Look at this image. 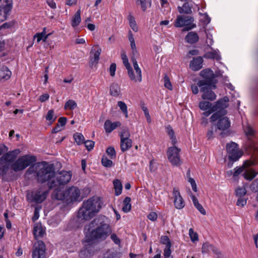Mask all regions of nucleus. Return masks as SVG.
<instances>
[{
	"label": "nucleus",
	"instance_id": "nucleus-33",
	"mask_svg": "<svg viewBox=\"0 0 258 258\" xmlns=\"http://www.w3.org/2000/svg\"><path fill=\"white\" fill-rule=\"evenodd\" d=\"M139 56V54L137 49L132 50V53L131 56V60L133 64V67H135L137 69V73H139V70L138 69V64L137 61V58Z\"/></svg>",
	"mask_w": 258,
	"mask_h": 258
},
{
	"label": "nucleus",
	"instance_id": "nucleus-34",
	"mask_svg": "<svg viewBox=\"0 0 258 258\" xmlns=\"http://www.w3.org/2000/svg\"><path fill=\"white\" fill-rule=\"evenodd\" d=\"M121 140H128L130 138L131 134L128 129L127 127H122L119 133Z\"/></svg>",
	"mask_w": 258,
	"mask_h": 258
},
{
	"label": "nucleus",
	"instance_id": "nucleus-61",
	"mask_svg": "<svg viewBox=\"0 0 258 258\" xmlns=\"http://www.w3.org/2000/svg\"><path fill=\"white\" fill-rule=\"evenodd\" d=\"M142 108L144 111L145 116L147 119L148 122L150 123L151 122V118L150 116L148 108L145 106H142Z\"/></svg>",
	"mask_w": 258,
	"mask_h": 258
},
{
	"label": "nucleus",
	"instance_id": "nucleus-43",
	"mask_svg": "<svg viewBox=\"0 0 258 258\" xmlns=\"http://www.w3.org/2000/svg\"><path fill=\"white\" fill-rule=\"evenodd\" d=\"M217 127L216 126H212L210 129L208 130L207 137L208 140L213 139L215 137V134L217 133Z\"/></svg>",
	"mask_w": 258,
	"mask_h": 258
},
{
	"label": "nucleus",
	"instance_id": "nucleus-6",
	"mask_svg": "<svg viewBox=\"0 0 258 258\" xmlns=\"http://www.w3.org/2000/svg\"><path fill=\"white\" fill-rule=\"evenodd\" d=\"M228 98L224 97L215 102L212 106V110L215 111V112L210 117L211 121H215L218 117L225 116L227 114L226 108L228 106Z\"/></svg>",
	"mask_w": 258,
	"mask_h": 258
},
{
	"label": "nucleus",
	"instance_id": "nucleus-20",
	"mask_svg": "<svg viewBox=\"0 0 258 258\" xmlns=\"http://www.w3.org/2000/svg\"><path fill=\"white\" fill-rule=\"evenodd\" d=\"M121 123L119 121H115L112 122L110 120H107L104 123V129L107 133H110L116 127H119Z\"/></svg>",
	"mask_w": 258,
	"mask_h": 258
},
{
	"label": "nucleus",
	"instance_id": "nucleus-2",
	"mask_svg": "<svg viewBox=\"0 0 258 258\" xmlns=\"http://www.w3.org/2000/svg\"><path fill=\"white\" fill-rule=\"evenodd\" d=\"M27 172H36L38 182L44 183L47 181L49 188L54 187V169L52 165L48 164L45 162L37 163L29 167Z\"/></svg>",
	"mask_w": 258,
	"mask_h": 258
},
{
	"label": "nucleus",
	"instance_id": "nucleus-29",
	"mask_svg": "<svg viewBox=\"0 0 258 258\" xmlns=\"http://www.w3.org/2000/svg\"><path fill=\"white\" fill-rule=\"evenodd\" d=\"M81 21V10H78L72 18V26L76 27L78 26Z\"/></svg>",
	"mask_w": 258,
	"mask_h": 258
},
{
	"label": "nucleus",
	"instance_id": "nucleus-48",
	"mask_svg": "<svg viewBox=\"0 0 258 258\" xmlns=\"http://www.w3.org/2000/svg\"><path fill=\"white\" fill-rule=\"evenodd\" d=\"M189 235L192 242H195L198 240V235L192 228L189 229Z\"/></svg>",
	"mask_w": 258,
	"mask_h": 258
},
{
	"label": "nucleus",
	"instance_id": "nucleus-22",
	"mask_svg": "<svg viewBox=\"0 0 258 258\" xmlns=\"http://www.w3.org/2000/svg\"><path fill=\"white\" fill-rule=\"evenodd\" d=\"M134 69L135 72L133 71L132 68L131 67V72L132 73L133 76L132 77L129 74H128V76L130 80L135 83L141 82L142 81V71H141V69L138 66V69L139 70V71H140L139 72V73H137V69L135 67H134Z\"/></svg>",
	"mask_w": 258,
	"mask_h": 258
},
{
	"label": "nucleus",
	"instance_id": "nucleus-41",
	"mask_svg": "<svg viewBox=\"0 0 258 258\" xmlns=\"http://www.w3.org/2000/svg\"><path fill=\"white\" fill-rule=\"evenodd\" d=\"M77 106V103L74 100L70 99L66 102L64 108L66 110H73L76 108Z\"/></svg>",
	"mask_w": 258,
	"mask_h": 258
},
{
	"label": "nucleus",
	"instance_id": "nucleus-47",
	"mask_svg": "<svg viewBox=\"0 0 258 258\" xmlns=\"http://www.w3.org/2000/svg\"><path fill=\"white\" fill-rule=\"evenodd\" d=\"M164 87L167 89H168L170 90H172V85L171 84V83L169 80V77L167 76V75H165L164 78Z\"/></svg>",
	"mask_w": 258,
	"mask_h": 258
},
{
	"label": "nucleus",
	"instance_id": "nucleus-18",
	"mask_svg": "<svg viewBox=\"0 0 258 258\" xmlns=\"http://www.w3.org/2000/svg\"><path fill=\"white\" fill-rule=\"evenodd\" d=\"M12 6L9 4H2L0 3V22H3L7 19L10 14Z\"/></svg>",
	"mask_w": 258,
	"mask_h": 258
},
{
	"label": "nucleus",
	"instance_id": "nucleus-39",
	"mask_svg": "<svg viewBox=\"0 0 258 258\" xmlns=\"http://www.w3.org/2000/svg\"><path fill=\"white\" fill-rule=\"evenodd\" d=\"M166 132L168 135L169 136L170 139L171 140V143L172 145H175L176 143V138L174 136V132L172 128L168 125L166 127Z\"/></svg>",
	"mask_w": 258,
	"mask_h": 258
},
{
	"label": "nucleus",
	"instance_id": "nucleus-51",
	"mask_svg": "<svg viewBox=\"0 0 258 258\" xmlns=\"http://www.w3.org/2000/svg\"><path fill=\"white\" fill-rule=\"evenodd\" d=\"M244 132L246 135L248 137H252L254 135V131L249 125L244 128Z\"/></svg>",
	"mask_w": 258,
	"mask_h": 258
},
{
	"label": "nucleus",
	"instance_id": "nucleus-9",
	"mask_svg": "<svg viewBox=\"0 0 258 258\" xmlns=\"http://www.w3.org/2000/svg\"><path fill=\"white\" fill-rule=\"evenodd\" d=\"M194 18L190 16L178 15L174 22L175 27H185L184 30L188 31L196 27Z\"/></svg>",
	"mask_w": 258,
	"mask_h": 258
},
{
	"label": "nucleus",
	"instance_id": "nucleus-17",
	"mask_svg": "<svg viewBox=\"0 0 258 258\" xmlns=\"http://www.w3.org/2000/svg\"><path fill=\"white\" fill-rule=\"evenodd\" d=\"M217 127L218 130L224 131L230 126V121L228 117L225 116H221L218 118Z\"/></svg>",
	"mask_w": 258,
	"mask_h": 258
},
{
	"label": "nucleus",
	"instance_id": "nucleus-10",
	"mask_svg": "<svg viewBox=\"0 0 258 258\" xmlns=\"http://www.w3.org/2000/svg\"><path fill=\"white\" fill-rule=\"evenodd\" d=\"M180 149L175 146L169 147L167 151L168 160L173 166H178L181 164L179 152Z\"/></svg>",
	"mask_w": 258,
	"mask_h": 258
},
{
	"label": "nucleus",
	"instance_id": "nucleus-16",
	"mask_svg": "<svg viewBox=\"0 0 258 258\" xmlns=\"http://www.w3.org/2000/svg\"><path fill=\"white\" fill-rule=\"evenodd\" d=\"M173 203L175 207L177 209H181L184 207V202L180 192L176 188L173 190Z\"/></svg>",
	"mask_w": 258,
	"mask_h": 258
},
{
	"label": "nucleus",
	"instance_id": "nucleus-19",
	"mask_svg": "<svg viewBox=\"0 0 258 258\" xmlns=\"http://www.w3.org/2000/svg\"><path fill=\"white\" fill-rule=\"evenodd\" d=\"M193 5L191 2H184L182 6H178L177 10L180 14H185L186 15L191 14L192 13V8Z\"/></svg>",
	"mask_w": 258,
	"mask_h": 258
},
{
	"label": "nucleus",
	"instance_id": "nucleus-27",
	"mask_svg": "<svg viewBox=\"0 0 258 258\" xmlns=\"http://www.w3.org/2000/svg\"><path fill=\"white\" fill-rule=\"evenodd\" d=\"M120 94V88L116 83H112L110 86V94L114 97H117Z\"/></svg>",
	"mask_w": 258,
	"mask_h": 258
},
{
	"label": "nucleus",
	"instance_id": "nucleus-38",
	"mask_svg": "<svg viewBox=\"0 0 258 258\" xmlns=\"http://www.w3.org/2000/svg\"><path fill=\"white\" fill-rule=\"evenodd\" d=\"M101 52V49L98 45H95L91 48L90 55L99 59Z\"/></svg>",
	"mask_w": 258,
	"mask_h": 258
},
{
	"label": "nucleus",
	"instance_id": "nucleus-64",
	"mask_svg": "<svg viewBox=\"0 0 258 258\" xmlns=\"http://www.w3.org/2000/svg\"><path fill=\"white\" fill-rule=\"evenodd\" d=\"M246 204V200L244 198H242L241 197L237 200V205L238 206L243 207L244 205H245Z\"/></svg>",
	"mask_w": 258,
	"mask_h": 258
},
{
	"label": "nucleus",
	"instance_id": "nucleus-53",
	"mask_svg": "<svg viewBox=\"0 0 258 258\" xmlns=\"http://www.w3.org/2000/svg\"><path fill=\"white\" fill-rule=\"evenodd\" d=\"M246 193V190L244 187H238L236 189V195L241 197L244 196Z\"/></svg>",
	"mask_w": 258,
	"mask_h": 258
},
{
	"label": "nucleus",
	"instance_id": "nucleus-5",
	"mask_svg": "<svg viewBox=\"0 0 258 258\" xmlns=\"http://www.w3.org/2000/svg\"><path fill=\"white\" fill-rule=\"evenodd\" d=\"M256 162L253 160H246L243 163L242 166L239 168H235L233 172V176L236 177L241 173L244 170L245 171L243 173V176L246 180H251L254 178L258 172L255 171L253 169L249 167L254 165Z\"/></svg>",
	"mask_w": 258,
	"mask_h": 258
},
{
	"label": "nucleus",
	"instance_id": "nucleus-58",
	"mask_svg": "<svg viewBox=\"0 0 258 258\" xmlns=\"http://www.w3.org/2000/svg\"><path fill=\"white\" fill-rule=\"evenodd\" d=\"M90 60L89 62V66L91 68H93L94 67H95L96 65L98 63L99 61V58L92 56L90 55Z\"/></svg>",
	"mask_w": 258,
	"mask_h": 258
},
{
	"label": "nucleus",
	"instance_id": "nucleus-11",
	"mask_svg": "<svg viewBox=\"0 0 258 258\" xmlns=\"http://www.w3.org/2000/svg\"><path fill=\"white\" fill-rule=\"evenodd\" d=\"M226 150L228 154V159L232 162L238 160L242 155V152L238 150V145L234 142L227 144Z\"/></svg>",
	"mask_w": 258,
	"mask_h": 258
},
{
	"label": "nucleus",
	"instance_id": "nucleus-46",
	"mask_svg": "<svg viewBox=\"0 0 258 258\" xmlns=\"http://www.w3.org/2000/svg\"><path fill=\"white\" fill-rule=\"evenodd\" d=\"M91 252L88 248L82 249L79 252V256L81 258H88L90 256Z\"/></svg>",
	"mask_w": 258,
	"mask_h": 258
},
{
	"label": "nucleus",
	"instance_id": "nucleus-52",
	"mask_svg": "<svg viewBox=\"0 0 258 258\" xmlns=\"http://www.w3.org/2000/svg\"><path fill=\"white\" fill-rule=\"evenodd\" d=\"M102 164L106 167H110L112 166L113 162L111 160L107 159L106 157H103L102 158Z\"/></svg>",
	"mask_w": 258,
	"mask_h": 258
},
{
	"label": "nucleus",
	"instance_id": "nucleus-31",
	"mask_svg": "<svg viewBox=\"0 0 258 258\" xmlns=\"http://www.w3.org/2000/svg\"><path fill=\"white\" fill-rule=\"evenodd\" d=\"M121 58L122 59L123 63L127 71V74H129L132 77L133 74L131 72V66L128 62V58L125 53L123 52L121 53Z\"/></svg>",
	"mask_w": 258,
	"mask_h": 258
},
{
	"label": "nucleus",
	"instance_id": "nucleus-23",
	"mask_svg": "<svg viewBox=\"0 0 258 258\" xmlns=\"http://www.w3.org/2000/svg\"><path fill=\"white\" fill-rule=\"evenodd\" d=\"M33 232L35 239L42 237L45 234V230L40 223L35 224Z\"/></svg>",
	"mask_w": 258,
	"mask_h": 258
},
{
	"label": "nucleus",
	"instance_id": "nucleus-36",
	"mask_svg": "<svg viewBox=\"0 0 258 258\" xmlns=\"http://www.w3.org/2000/svg\"><path fill=\"white\" fill-rule=\"evenodd\" d=\"M127 19L129 21V25L132 30L135 32H138V27L135 21V18L132 15H129L127 17Z\"/></svg>",
	"mask_w": 258,
	"mask_h": 258
},
{
	"label": "nucleus",
	"instance_id": "nucleus-15",
	"mask_svg": "<svg viewBox=\"0 0 258 258\" xmlns=\"http://www.w3.org/2000/svg\"><path fill=\"white\" fill-rule=\"evenodd\" d=\"M21 151L19 149H17L4 154L0 158V164L11 165V164L15 161L17 155Z\"/></svg>",
	"mask_w": 258,
	"mask_h": 258
},
{
	"label": "nucleus",
	"instance_id": "nucleus-14",
	"mask_svg": "<svg viewBox=\"0 0 258 258\" xmlns=\"http://www.w3.org/2000/svg\"><path fill=\"white\" fill-rule=\"evenodd\" d=\"M45 245L42 241H38L33 246V258H45Z\"/></svg>",
	"mask_w": 258,
	"mask_h": 258
},
{
	"label": "nucleus",
	"instance_id": "nucleus-24",
	"mask_svg": "<svg viewBox=\"0 0 258 258\" xmlns=\"http://www.w3.org/2000/svg\"><path fill=\"white\" fill-rule=\"evenodd\" d=\"M52 197L58 200H64L67 203L66 190H61L59 188H56L52 194Z\"/></svg>",
	"mask_w": 258,
	"mask_h": 258
},
{
	"label": "nucleus",
	"instance_id": "nucleus-55",
	"mask_svg": "<svg viewBox=\"0 0 258 258\" xmlns=\"http://www.w3.org/2000/svg\"><path fill=\"white\" fill-rule=\"evenodd\" d=\"M10 169V166L7 164H4L0 166V176L3 175L7 173Z\"/></svg>",
	"mask_w": 258,
	"mask_h": 258
},
{
	"label": "nucleus",
	"instance_id": "nucleus-44",
	"mask_svg": "<svg viewBox=\"0 0 258 258\" xmlns=\"http://www.w3.org/2000/svg\"><path fill=\"white\" fill-rule=\"evenodd\" d=\"M199 106L201 110H206L211 108L212 107V104L209 102L202 101L200 102Z\"/></svg>",
	"mask_w": 258,
	"mask_h": 258
},
{
	"label": "nucleus",
	"instance_id": "nucleus-40",
	"mask_svg": "<svg viewBox=\"0 0 258 258\" xmlns=\"http://www.w3.org/2000/svg\"><path fill=\"white\" fill-rule=\"evenodd\" d=\"M117 105L122 113L124 114L125 117L126 118H128L127 107L126 104L123 101H119L117 102Z\"/></svg>",
	"mask_w": 258,
	"mask_h": 258
},
{
	"label": "nucleus",
	"instance_id": "nucleus-26",
	"mask_svg": "<svg viewBox=\"0 0 258 258\" xmlns=\"http://www.w3.org/2000/svg\"><path fill=\"white\" fill-rule=\"evenodd\" d=\"M11 72L5 66H0V80H8L10 78Z\"/></svg>",
	"mask_w": 258,
	"mask_h": 258
},
{
	"label": "nucleus",
	"instance_id": "nucleus-1",
	"mask_svg": "<svg viewBox=\"0 0 258 258\" xmlns=\"http://www.w3.org/2000/svg\"><path fill=\"white\" fill-rule=\"evenodd\" d=\"M85 241L90 242L95 240H103L111 233L110 226L104 216H99L86 225L84 230Z\"/></svg>",
	"mask_w": 258,
	"mask_h": 258
},
{
	"label": "nucleus",
	"instance_id": "nucleus-35",
	"mask_svg": "<svg viewBox=\"0 0 258 258\" xmlns=\"http://www.w3.org/2000/svg\"><path fill=\"white\" fill-rule=\"evenodd\" d=\"M131 199L130 197H126L123 202L122 211L125 213H127L131 209Z\"/></svg>",
	"mask_w": 258,
	"mask_h": 258
},
{
	"label": "nucleus",
	"instance_id": "nucleus-63",
	"mask_svg": "<svg viewBox=\"0 0 258 258\" xmlns=\"http://www.w3.org/2000/svg\"><path fill=\"white\" fill-rule=\"evenodd\" d=\"M148 218L149 219L152 221H155L157 219V215L155 212H151L148 215Z\"/></svg>",
	"mask_w": 258,
	"mask_h": 258
},
{
	"label": "nucleus",
	"instance_id": "nucleus-49",
	"mask_svg": "<svg viewBox=\"0 0 258 258\" xmlns=\"http://www.w3.org/2000/svg\"><path fill=\"white\" fill-rule=\"evenodd\" d=\"M46 28L45 27L43 28V30L42 32L36 33L34 36V37L37 38V41L38 42H39L42 39H43V37H44L46 34Z\"/></svg>",
	"mask_w": 258,
	"mask_h": 258
},
{
	"label": "nucleus",
	"instance_id": "nucleus-8",
	"mask_svg": "<svg viewBox=\"0 0 258 258\" xmlns=\"http://www.w3.org/2000/svg\"><path fill=\"white\" fill-rule=\"evenodd\" d=\"M48 191L43 187L28 191L27 194L26 199L29 203L40 204L42 203L47 198Z\"/></svg>",
	"mask_w": 258,
	"mask_h": 258
},
{
	"label": "nucleus",
	"instance_id": "nucleus-25",
	"mask_svg": "<svg viewBox=\"0 0 258 258\" xmlns=\"http://www.w3.org/2000/svg\"><path fill=\"white\" fill-rule=\"evenodd\" d=\"M185 39L187 42L193 44L198 41L199 37L197 33L191 31L188 33L185 36Z\"/></svg>",
	"mask_w": 258,
	"mask_h": 258
},
{
	"label": "nucleus",
	"instance_id": "nucleus-28",
	"mask_svg": "<svg viewBox=\"0 0 258 258\" xmlns=\"http://www.w3.org/2000/svg\"><path fill=\"white\" fill-rule=\"evenodd\" d=\"M133 141L132 139L121 140L120 149L122 152H124L130 149L132 146Z\"/></svg>",
	"mask_w": 258,
	"mask_h": 258
},
{
	"label": "nucleus",
	"instance_id": "nucleus-12",
	"mask_svg": "<svg viewBox=\"0 0 258 258\" xmlns=\"http://www.w3.org/2000/svg\"><path fill=\"white\" fill-rule=\"evenodd\" d=\"M71 177L72 174L69 171H61L57 173L54 172V187L67 184L70 181Z\"/></svg>",
	"mask_w": 258,
	"mask_h": 258
},
{
	"label": "nucleus",
	"instance_id": "nucleus-57",
	"mask_svg": "<svg viewBox=\"0 0 258 258\" xmlns=\"http://www.w3.org/2000/svg\"><path fill=\"white\" fill-rule=\"evenodd\" d=\"M250 189L253 192L258 191V178L255 179L250 186Z\"/></svg>",
	"mask_w": 258,
	"mask_h": 258
},
{
	"label": "nucleus",
	"instance_id": "nucleus-62",
	"mask_svg": "<svg viewBox=\"0 0 258 258\" xmlns=\"http://www.w3.org/2000/svg\"><path fill=\"white\" fill-rule=\"evenodd\" d=\"M116 71V64L112 63L109 68V74L111 77H114Z\"/></svg>",
	"mask_w": 258,
	"mask_h": 258
},
{
	"label": "nucleus",
	"instance_id": "nucleus-21",
	"mask_svg": "<svg viewBox=\"0 0 258 258\" xmlns=\"http://www.w3.org/2000/svg\"><path fill=\"white\" fill-rule=\"evenodd\" d=\"M203 61V59L202 57L200 56L194 58L190 62V68L193 71H198L202 68Z\"/></svg>",
	"mask_w": 258,
	"mask_h": 258
},
{
	"label": "nucleus",
	"instance_id": "nucleus-56",
	"mask_svg": "<svg viewBox=\"0 0 258 258\" xmlns=\"http://www.w3.org/2000/svg\"><path fill=\"white\" fill-rule=\"evenodd\" d=\"M107 154L110 156L111 159L115 157V149L112 147H109L107 149Z\"/></svg>",
	"mask_w": 258,
	"mask_h": 258
},
{
	"label": "nucleus",
	"instance_id": "nucleus-13",
	"mask_svg": "<svg viewBox=\"0 0 258 258\" xmlns=\"http://www.w3.org/2000/svg\"><path fill=\"white\" fill-rule=\"evenodd\" d=\"M80 190L77 186H72L66 189L67 203L70 204L74 202L80 201Z\"/></svg>",
	"mask_w": 258,
	"mask_h": 258
},
{
	"label": "nucleus",
	"instance_id": "nucleus-54",
	"mask_svg": "<svg viewBox=\"0 0 258 258\" xmlns=\"http://www.w3.org/2000/svg\"><path fill=\"white\" fill-rule=\"evenodd\" d=\"M83 144H85L86 148L88 151H91L93 149L95 143L91 140H87L86 141H85Z\"/></svg>",
	"mask_w": 258,
	"mask_h": 258
},
{
	"label": "nucleus",
	"instance_id": "nucleus-37",
	"mask_svg": "<svg viewBox=\"0 0 258 258\" xmlns=\"http://www.w3.org/2000/svg\"><path fill=\"white\" fill-rule=\"evenodd\" d=\"M113 185L115 191V195L119 196L121 194L122 189L121 182L118 179H115L113 181Z\"/></svg>",
	"mask_w": 258,
	"mask_h": 258
},
{
	"label": "nucleus",
	"instance_id": "nucleus-32",
	"mask_svg": "<svg viewBox=\"0 0 258 258\" xmlns=\"http://www.w3.org/2000/svg\"><path fill=\"white\" fill-rule=\"evenodd\" d=\"M136 3L137 5L140 6L143 11H146L148 7H150L151 5V1L147 0H136Z\"/></svg>",
	"mask_w": 258,
	"mask_h": 258
},
{
	"label": "nucleus",
	"instance_id": "nucleus-4",
	"mask_svg": "<svg viewBox=\"0 0 258 258\" xmlns=\"http://www.w3.org/2000/svg\"><path fill=\"white\" fill-rule=\"evenodd\" d=\"M101 207V202L98 197L90 198L83 202L79 210L78 217L82 220H90L99 211Z\"/></svg>",
	"mask_w": 258,
	"mask_h": 258
},
{
	"label": "nucleus",
	"instance_id": "nucleus-30",
	"mask_svg": "<svg viewBox=\"0 0 258 258\" xmlns=\"http://www.w3.org/2000/svg\"><path fill=\"white\" fill-rule=\"evenodd\" d=\"M211 250H212L213 252L217 254H218L219 252L218 249L216 247L210 244L209 243H204L202 246V253L209 252Z\"/></svg>",
	"mask_w": 258,
	"mask_h": 258
},
{
	"label": "nucleus",
	"instance_id": "nucleus-7",
	"mask_svg": "<svg viewBox=\"0 0 258 258\" xmlns=\"http://www.w3.org/2000/svg\"><path fill=\"white\" fill-rule=\"evenodd\" d=\"M35 156H30L26 155L20 157L17 160L10 165L11 169L15 171L18 172L23 170L29 166L32 162L35 161Z\"/></svg>",
	"mask_w": 258,
	"mask_h": 258
},
{
	"label": "nucleus",
	"instance_id": "nucleus-50",
	"mask_svg": "<svg viewBox=\"0 0 258 258\" xmlns=\"http://www.w3.org/2000/svg\"><path fill=\"white\" fill-rule=\"evenodd\" d=\"M160 242L161 243L163 244H165L166 246H169V247L171 246V243L170 240L168 236H162L160 238Z\"/></svg>",
	"mask_w": 258,
	"mask_h": 258
},
{
	"label": "nucleus",
	"instance_id": "nucleus-60",
	"mask_svg": "<svg viewBox=\"0 0 258 258\" xmlns=\"http://www.w3.org/2000/svg\"><path fill=\"white\" fill-rule=\"evenodd\" d=\"M170 247H169V246H165L163 253L164 258H172V256H171V251Z\"/></svg>",
	"mask_w": 258,
	"mask_h": 258
},
{
	"label": "nucleus",
	"instance_id": "nucleus-59",
	"mask_svg": "<svg viewBox=\"0 0 258 258\" xmlns=\"http://www.w3.org/2000/svg\"><path fill=\"white\" fill-rule=\"evenodd\" d=\"M40 209H41V207H40V206H37L35 207L34 213V216L32 217V220L33 221H35L38 219V218L39 217V211H40Z\"/></svg>",
	"mask_w": 258,
	"mask_h": 258
},
{
	"label": "nucleus",
	"instance_id": "nucleus-45",
	"mask_svg": "<svg viewBox=\"0 0 258 258\" xmlns=\"http://www.w3.org/2000/svg\"><path fill=\"white\" fill-rule=\"evenodd\" d=\"M46 119L49 122L50 124L53 123L56 119V116L54 115V111L53 110H49L46 116Z\"/></svg>",
	"mask_w": 258,
	"mask_h": 258
},
{
	"label": "nucleus",
	"instance_id": "nucleus-3",
	"mask_svg": "<svg viewBox=\"0 0 258 258\" xmlns=\"http://www.w3.org/2000/svg\"><path fill=\"white\" fill-rule=\"evenodd\" d=\"M200 74L204 79L199 81L197 84L203 93L202 98L203 100L210 101L215 100L216 95L212 91L216 88V82L214 81L215 77L213 71L210 70H204L201 71Z\"/></svg>",
	"mask_w": 258,
	"mask_h": 258
},
{
	"label": "nucleus",
	"instance_id": "nucleus-42",
	"mask_svg": "<svg viewBox=\"0 0 258 258\" xmlns=\"http://www.w3.org/2000/svg\"><path fill=\"white\" fill-rule=\"evenodd\" d=\"M74 138L77 144L79 145L83 144L85 139L83 135L79 133H76L74 135Z\"/></svg>",
	"mask_w": 258,
	"mask_h": 258
}]
</instances>
